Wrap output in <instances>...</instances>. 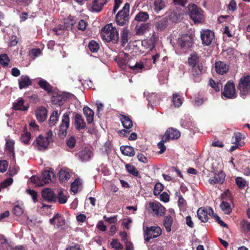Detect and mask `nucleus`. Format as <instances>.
<instances>
[{"label":"nucleus","instance_id":"nucleus-50","mask_svg":"<svg viewBox=\"0 0 250 250\" xmlns=\"http://www.w3.org/2000/svg\"><path fill=\"white\" fill-rule=\"evenodd\" d=\"M235 182L240 188H243L246 185V180L241 177H237L235 178Z\"/></svg>","mask_w":250,"mask_h":250},{"label":"nucleus","instance_id":"nucleus-51","mask_svg":"<svg viewBox=\"0 0 250 250\" xmlns=\"http://www.w3.org/2000/svg\"><path fill=\"white\" fill-rule=\"evenodd\" d=\"M164 189L163 185L160 183H157L155 184L153 190V194L155 195H158L160 194Z\"/></svg>","mask_w":250,"mask_h":250},{"label":"nucleus","instance_id":"nucleus-48","mask_svg":"<svg viewBox=\"0 0 250 250\" xmlns=\"http://www.w3.org/2000/svg\"><path fill=\"white\" fill-rule=\"evenodd\" d=\"M58 199L60 203L65 204L67 201V196L62 190H60L58 194Z\"/></svg>","mask_w":250,"mask_h":250},{"label":"nucleus","instance_id":"nucleus-16","mask_svg":"<svg viewBox=\"0 0 250 250\" xmlns=\"http://www.w3.org/2000/svg\"><path fill=\"white\" fill-rule=\"evenodd\" d=\"M42 195L43 199L48 202L55 200L56 196L54 192L49 188H44L42 190Z\"/></svg>","mask_w":250,"mask_h":250},{"label":"nucleus","instance_id":"nucleus-60","mask_svg":"<svg viewBox=\"0 0 250 250\" xmlns=\"http://www.w3.org/2000/svg\"><path fill=\"white\" fill-rule=\"evenodd\" d=\"M111 245L112 248L118 250H120L123 249L122 245L120 243L119 241L117 239H113L111 243Z\"/></svg>","mask_w":250,"mask_h":250},{"label":"nucleus","instance_id":"nucleus-40","mask_svg":"<svg viewBox=\"0 0 250 250\" xmlns=\"http://www.w3.org/2000/svg\"><path fill=\"white\" fill-rule=\"evenodd\" d=\"M172 102L175 107H179L183 103V99L178 93H174L173 94Z\"/></svg>","mask_w":250,"mask_h":250},{"label":"nucleus","instance_id":"nucleus-24","mask_svg":"<svg viewBox=\"0 0 250 250\" xmlns=\"http://www.w3.org/2000/svg\"><path fill=\"white\" fill-rule=\"evenodd\" d=\"M215 69L217 73L223 75L228 71L229 68L225 62L220 61L215 63Z\"/></svg>","mask_w":250,"mask_h":250},{"label":"nucleus","instance_id":"nucleus-64","mask_svg":"<svg viewBox=\"0 0 250 250\" xmlns=\"http://www.w3.org/2000/svg\"><path fill=\"white\" fill-rule=\"evenodd\" d=\"M160 200L164 202L167 203L169 200V195L166 192H163L160 195Z\"/></svg>","mask_w":250,"mask_h":250},{"label":"nucleus","instance_id":"nucleus-28","mask_svg":"<svg viewBox=\"0 0 250 250\" xmlns=\"http://www.w3.org/2000/svg\"><path fill=\"white\" fill-rule=\"evenodd\" d=\"M168 17L169 20L174 22H178L182 18V14L177 9L170 12Z\"/></svg>","mask_w":250,"mask_h":250},{"label":"nucleus","instance_id":"nucleus-49","mask_svg":"<svg viewBox=\"0 0 250 250\" xmlns=\"http://www.w3.org/2000/svg\"><path fill=\"white\" fill-rule=\"evenodd\" d=\"M167 141H168L164 137H163L162 140L159 143H158V147L159 149H160V150L159 152V154H162L166 150V147L164 145V143Z\"/></svg>","mask_w":250,"mask_h":250},{"label":"nucleus","instance_id":"nucleus-11","mask_svg":"<svg viewBox=\"0 0 250 250\" xmlns=\"http://www.w3.org/2000/svg\"><path fill=\"white\" fill-rule=\"evenodd\" d=\"M193 38L191 35H183L178 39V44L184 49L190 48L193 45Z\"/></svg>","mask_w":250,"mask_h":250},{"label":"nucleus","instance_id":"nucleus-35","mask_svg":"<svg viewBox=\"0 0 250 250\" xmlns=\"http://www.w3.org/2000/svg\"><path fill=\"white\" fill-rule=\"evenodd\" d=\"M173 223L172 218L169 216H166L164 220V226L167 232L171 231V226Z\"/></svg>","mask_w":250,"mask_h":250},{"label":"nucleus","instance_id":"nucleus-38","mask_svg":"<svg viewBox=\"0 0 250 250\" xmlns=\"http://www.w3.org/2000/svg\"><path fill=\"white\" fill-rule=\"evenodd\" d=\"M221 210L226 214H229L231 211V207L230 204L226 201H222L220 205Z\"/></svg>","mask_w":250,"mask_h":250},{"label":"nucleus","instance_id":"nucleus-13","mask_svg":"<svg viewBox=\"0 0 250 250\" xmlns=\"http://www.w3.org/2000/svg\"><path fill=\"white\" fill-rule=\"evenodd\" d=\"M50 224L53 225L56 228L64 229L65 227V220L60 214L57 213L49 220Z\"/></svg>","mask_w":250,"mask_h":250},{"label":"nucleus","instance_id":"nucleus-54","mask_svg":"<svg viewBox=\"0 0 250 250\" xmlns=\"http://www.w3.org/2000/svg\"><path fill=\"white\" fill-rule=\"evenodd\" d=\"M9 59L8 56L5 54H3L0 55V64L7 66L8 64Z\"/></svg>","mask_w":250,"mask_h":250},{"label":"nucleus","instance_id":"nucleus-32","mask_svg":"<svg viewBox=\"0 0 250 250\" xmlns=\"http://www.w3.org/2000/svg\"><path fill=\"white\" fill-rule=\"evenodd\" d=\"M167 25V20L166 18H162L157 21L155 23V28L157 30L162 31Z\"/></svg>","mask_w":250,"mask_h":250},{"label":"nucleus","instance_id":"nucleus-57","mask_svg":"<svg viewBox=\"0 0 250 250\" xmlns=\"http://www.w3.org/2000/svg\"><path fill=\"white\" fill-rule=\"evenodd\" d=\"M209 84L216 91H219L222 87V84L220 83H216L212 80H210Z\"/></svg>","mask_w":250,"mask_h":250},{"label":"nucleus","instance_id":"nucleus-14","mask_svg":"<svg viewBox=\"0 0 250 250\" xmlns=\"http://www.w3.org/2000/svg\"><path fill=\"white\" fill-rule=\"evenodd\" d=\"M50 142L48 139L45 138L43 136L40 135L36 138L35 146L38 150L45 149L48 147Z\"/></svg>","mask_w":250,"mask_h":250},{"label":"nucleus","instance_id":"nucleus-59","mask_svg":"<svg viewBox=\"0 0 250 250\" xmlns=\"http://www.w3.org/2000/svg\"><path fill=\"white\" fill-rule=\"evenodd\" d=\"M146 99L148 102V105L151 104H156L157 97L156 94L154 93H152L150 96H147Z\"/></svg>","mask_w":250,"mask_h":250},{"label":"nucleus","instance_id":"nucleus-41","mask_svg":"<svg viewBox=\"0 0 250 250\" xmlns=\"http://www.w3.org/2000/svg\"><path fill=\"white\" fill-rule=\"evenodd\" d=\"M75 22L74 17L69 16L67 19L65 20L64 21V26L65 29L67 30L72 29V27L75 24Z\"/></svg>","mask_w":250,"mask_h":250},{"label":"nucleus","instance_id":"nucleus-27","mask_svg":"<svg viewBox=\"0 0 250 250\" xmlns=\"http://www.w3.org/2000/svg\"><path fill=\"white\" fill-rule=\"evenodd\" d=\"M154 10L158 13L166 7V2L164 0H155L153 3Z\"/></svg>","mask_w":250,"mask_h":250},{"label":"nucleus","instance_id":"nucleus-46","mask_svg":"<svg viewBox=\"0 0 250 250\" xmlns=\"http://www.w3.org/2000/svg\"><path fill=\"white\" fill-rule=\"evenodd\" d=\"M88 47L91 52L96 53L99 50V44L95 41H91L89 43Z\"/></svg>","mask_w":250,"mask_h":250},{"label":"nucleus","instance_id":"nucleus-62","mask_svg":"<svg viewBox=\"0 0 250 250\" xmlns=\"http://www.w3.org/2000/svg\"><path fill=\"white\" fill-rule=\"evenodd\" d=\"M8 167V163L6 161L1 160L0 161V172H4Z\"/></svg>","mask_w":250,"mask_h":250},{"label":"nucleus","instance_id":"nucleus-15","mask_svg":"<svg viewBox=\"0 0 250 250\" xmlns=\"http://www.w3.org/2000/svg\"><path fill=\"white\" fill-rule=\"evenodd\" d=\"M163 137L168 141L170 139H177L180 137V133L177 129L169 128L167 130Z\"/></svg>","mask_w":250,"mask_h":250},{"label":"nucleus","instance_id":"nucleus-52","mask_svg":"<svg viewBox=\"0 0 250 250\" xmlns=\"http://www.w3.org/2000/svg\"><path fill=\"white\" fill-rule=\"evenodd\" d=\"M23 211L24 209L21 206L17 205L14 206L13 212L16 216H20L23 213Z\"/></svg>","mask_w":250,"mask_h":250},{"label":"nucleus","instance_id":"nucleus-42","mask_svg":"<svg viewBox=\"0 0 250 250\" xmlns=\"http://www.w3.org/2000/svg\"><path fill=\"white\" fill-rule=\"evenodd\" d=\"M15 142L9 137L6 138V148L10 153H13Z\"/></svg>","mask_w":250,"mask_h":250},{"label":"nucleus","instance_id":"nucleus-5","mask_svg":"<svg viewBox=\"0 0 250 250\" xmlns=\"http://www.w3.org/2000/svg\"><path fill=\"white\" fill-rule=\"evenodd\" d=\"M70 118L68 113H64L62 117V123L60 126L58 135L61 138L65 137L67 133V129L69 126Z\"/></svg>","mask_w":250,"mask_h":250},{"label":"nucleus","instance_id":"nucleus-9","mask_svg":"<svg viewBox=\"0 0 250 250\" xmlns=\"http://www.w3.org/2000/svg\"><path fill=\"white\" fill-rule=\"evenodd\" d=\"M200 35L202 43L206 45H209L214 40V33L210 30H202Z\"/></svg>","mask_w":250,"mask_h":250},{"label":"nucleus","instance_id":"nucleus-4","mask_svg":"<svg viewBox=\"0 0 250 250\" xmlns=\"http://www.w3.org/2000/svg\"><path fill=\"white\" fill-rule=\"evenodd\" d=\"M129 5L126 3L122 10L120 11L116 16L117 23L123 26L128 21L129 19Z\"/></svg>","mask_w":250,"mask_h":250},{"label":"nucleus","instance_id":"nucleus-10","mask_svg":"<svg viewBox=\"0 0 250 250\" xmlns=\"http://www.w3.org/2000/svg\"><path fill=\"white\" fill-rule=\"evenodd\" d=\"M149 208L150 212L156 216H162L165 213V208L159 202L150 203Z\"/></svg>","mask_w":250,"mask_h":250},{"label":"nucleus","instance_id":"nucleus-26","mask_svg":"<svg viewBox=\"0 0 250 250\" xmlns=\"http://www.w3.org/2000/svg\"><path fill=\"white\" fill-rule=\"evenodd\" d=\"M83 114L86 119L88 124H91L93 121L94 112L87 106H85L83 108Z\"/></svg>","mask_w":250,"mask_h":250},{"label":"nucleus","instance_id":"nucleus-33","mask_svg":"<svg viewBox=\"0 0 250 250\" xmlns=\"http://www.w3.org/2000/svg\"><path fill=\"white\" fill-rule=\"evenodd\" d=\"M120 120L125 128L129 129L132 127L133 125L132 122L128 116L122 115Z\"/></svg>","mask_w":250,"mask_h":250},{"label":"nucleus","instance_id":"nucleus-39","mask_svg":"<svg viewBox=\"0 0 250 250\" xmlns=\"http://www.w3.org/2000/svg\"><path fill=\"white\" fill-rule=\"evenodd\" d=\"M149 15L146 12H140L135 16V20L137 21H146L149 19Z\"/></svg>","mask_w":250,"mask_h":250},{"label":"nucleus","instance_id":"nucleus-53","mask_svg":"<svg viewBox=\"0 0 250 250\" xmlns=\"http://www.w3.org/2000/svg\"><path fill=\"white\" fill-rule=\"evenodd\" d=\"M128 30L124 28L121 34V40L124 44H125L128 42Z\"/></svg>","mask_w":250,"mask_h":250},{"label":"nucleus","instance_id":"nucleus-7","mask_svg":"<svg viewBox=\"0 0 250 250\" xmlns=\"http://www.w3.org/2000/svg\"><path fill=\"white\" fill-rule=\"evenodd\" d=\"M162 233V230L158 226H152L146 228L145 231V239L146 241H149L150 239L159 236Z\"/></svg>","mask_w":250,"mask_h":250},{"label":"nucleus","instance_id":"nucleus-3","mask_svg":"<svg viewBox=\"0 0 250 250\" xmlns=\"http://www.w3.org/2000/svg\"><path fill=\"white\" fill-rule=\"evenodd\" d=\"M238 88L240 90V96L244 98L250 92V76H243L240 80Z\"/></svg>","mask_w":250,"mask_h":250},{"label":"nucleus","instance_id":"nucleus-12","mask_svg":"<svg viewBox=\"0 0 250 250\" xmlns=\"http://www.w3.org/2000/svg\"><path fill=\"white\" fill-rule=\"evenodd\" d=\"M127 64L129 67L136 73L142 72L145 68L144 63L142 61H136L133 58L129 59Z\"/></svg>","mask_w":250,"mask_h":250},{"label":"nucleus","instance_id":"nucleus-20","mask_svg":"<svg viewBox=\"0 0 250 250\" xmlns=\"http://www.w3.org/2000/svg\"><path fill=\"white\" fill-rule=\"evenodd\" d=\"M47 113L45 108L42 106L38 107L36 111V116L38 121L43 122L46 119Z\"/></svg>","mask_w":250,"mask_h":250},{"label":"nucleus","instance_id":"nucleus-36","mask_svg":"<svg viewBox=\"0 0 250 250\" xmlns=\"http://www.w3.org/2000/svg\"><path fill=\"white\" fill-rule=\"evenodd\" d=\"M82 188V182L80 179H76L71 186V190L74 193H77Z\"/></svg>","mask_w":250,"mask_h":250},{"label":"nucleus","instance_id":"nucleus-58","mask_svg":"<svg viewBox=\"0 0 250 250\" xmlns=\"http://www.w3.org/2000/svg\"><path fill=\"white\" fill-rule=\"evenodd\" d=\"M209 84L216 91H219L222 87V84L220 83H216L212 80H210Z\"/></svg>","mask_w":250,"mask_h":250},{"label":"nucleus","instance_id":"nucleus-34","mask_svg":"<svg viewBox=\"0 0 250 250\" xmlns=\"http://www.w3.org/2000/svg\"><path fill=\"white\" fill-rule=\"evenodd\" d=\"M24 101L21 99L13 104V108L15 110H20L21 111H26L27 110L28 106L23 104Z\"/></svg>","mask_w":250,"mask_h":250},{"label":"nucleus","instance_id":"nucleus-17","mask_svg":"<svg viewBox=\"0 0 250 250\" xmlns=\"http://www.w3.org/2000/svg\"><path fill=\"white\" fill-rule=\"evenodd\" d=\"M225 173L221 171L218 173H215L213 177H210L208 182L212 185L217 183H223L225 180Z\"/></svg>","mask_w":250,"mask_h":250},{"label":"nucleus","instance_id":"nucleus-47","mask_svg":"<svg viewBox=\"0 0 250 250\" xmlns=\"http://www.w3.org/2000/svg\"><path fill=\"white\" fill-rule=\"evenodd\" d=\"M126 169L130 174L135 176H138L139 173L136 168L130 164H126L125 166Z\"/></svg>","mask_w":250,"mask_h":250},{"label":"nucleus","instance_id":"nucleus-21","mask_svg":"<svg viewBox=\"0 0 250 250\" xmlns=\"http://www.w3.org/2000/svg\"><path fill=\"white\" fill-rule=\"evenodd\" d=\"M20 89L28 87L31 85L32 81L27 75H22L18 80Z\"/></svg>","mask_w":250,"mask_h":250},{"label":"nucleus","instance_id":"nucleus-44","mask_svg":"<svg viewBox=\"0 0 250 250\" xmlns=\"http://www.w3.org/2000/svg\"><path fill=\"white\" fill-rule=\"evenodd\" d=\"M31 138V134L29 132L25 131L24 132L21 134V142L23 143L25 145H27L29 143V141Z\"/></svg>","mask_w":250,"mask_h":250},{"label":"nucleus","instance_id":"nucleus-23","mask_svg":"<svg viewBox=\"0 0 250 250\" xmlns=\"http://www.w3.org/2000/svg\"><path fill=\"white\" fill-rule=\"evenodd\" d=\"M59 177L61 182L67 181L70 177V170L65 168H62L59 171Z\"/></svg>","mask_w":250,"mask_h":250},{"label":"nucleus","instance_id":"nucleus-37","mask_svg":"<svg viewBox=\"0 0 250 250\" xmlns=\"http://www.w3.org/2000/svg\"><path fill=\"white\" fill-rule=\"evenodd\" d=\"M60 114L57 110H55L52 113L49 121L50 126H54L57 124Z\"/></svg>","mask_w":250,"mask_h":250},{"label":"nucleus","instance_id":"nucleus-30","mask_svg":"<svg viewBox=\"0 0 250 250\" xmlns=\"http://www.w3.org/2000/svg\"><path fill=\"white\" fill-rule=\"evenodd\" d=\"M53 176V173L50 171H45L42 174V181L40 183V185H43V184L48 183L51 179L52 176ZM39 185V184H38Z\"/></svg>","mask_w":250,"mask_h":250},{"label":"nucleus","instance_id":"nucleus-55","mask_svg":"<svg viewBox=\"0 0 250 250\" xmlns=\"http://www.w3.org/2000/svg\"><path fill=\"white\" fill-rule=\"evenodd\" d=\"M234 137L235 138V140L234 141V143L235 144H243L244 143L243 142H241V139L243 138V135L239 132L235 133L234 134Z\"/></svg>","mask_w":250,"mask_h":250},{"label":"nucleus","instance_id":"nucleus-25","mask_svg":"<svg viewBox=\"0 0 250 250\" xmlns=\"http://www.w3.org/2000/svg\"><path fill=\"white\" fill-rule=\"evenodd\" d=\"M136 29V34L138 35H142L150 30V24L148 23H142L140 25H137Z\"/></svg>","mask_w":250,"mask_h":250},{"label":"nucleus","instance_id":"nucleus-19","mask_svg":"<svg viewBox=\"0 0 250 250\" xmlns=\"http://www.w3.org/2000/svg\"><path fill=\"white\" fill-rule=\"evenodd\" d=\"M106 3V0H93L91 6L92 11L97 12L101 11L104 5Z\"/></svg>","mask_w":250,"mask_h":250},{"label":"nucleus","instance_id":"nucleus-1","mask_svg":"<svg viewBox=\"0 0 250 250\" xmlns=\"http://www.w3.org/2000/svg\"><path fill=\"white\" fill-rule=\"evenodd\" d=\"M101 36L106 42H112L116 43L119 40L118 32L111 23L106 25L102 28Z\"/></svg>","mask_w":250,"mask_h":250},{"label":"nucleus","instance_id":"nucleus-18","mask_svg":"<svg viewBox=\"0 0 250 250\" xmlns=\"http://www.w3.org/2000/svg\"><path fill=\"white\" fill-rule=\"evenodd\" d=\"M78 155L80 159L83 162L89 160L93 155L91 151L87 148L83 149Z\"/></svg>","mask_w":250,"mask_h":250},{"label":"nucleus","instance_id":"nucleus-61","mask_svg":"<svg viewBox=\"0 0 250 250\" xmlns=\"http://www.w3.org/2000/svg\"><path fill=\"white\" fill-rule=\"evenodd\" d=\"M65 26L62 25H59L53 29V31L56 33V35H61L64 33Z\"/></svg>","mask_w":250,"mask_h":250},{"label":"nucleus","instance_id":"nucleus-43","mask_svg":"<svg viewBox=\"0 0 250 250\" xmlns=\"http://www.w3.org/2000/svg\"><path fill=\"white\" fill-rule=\"evenodd\" d=\"M38 84L42 88L47 91L48 92H50L52 90V87L45 80L41 79L39 81Z\"/></svg>","mask_w":250,"mask_h":250},{"label":"nucleus","instance_id":"nucleus-8","mask_svg":"<svg viewBox=\"0 0 250 250\" xmlns=\"http://www.w3.org/2000/svg\"><path fill=\"white\" fill-rule=\"evenodd\" d=\"M222 95L227 99H233L236 97L234 84L230 81L225 85Z\"/></svg>","mask_w":250,"mask_h":250},{"label":"nucleus","instance_id":"nucleus-2","mask_svg":"<svg viewBox=\"0 0 250 250\" xmlns=\"http://www.w3.org/2000/svg\"><path fill=\"white\" fill-rule=\"evenodd\" d=\"M187 11L195 23L201 22L204 19L202 10L193 3L188 4Z\"/></svg>","mask_w":250,"mask_h":250},{"label":"nucleus","instance_id":"nucleus-56","mask_svg":"<svg viewBox=\"0 0 250 250\" xmlns=\"http://www.w3.org/2000/svg\"><path fill=\"white\" fill-rule=\"evenodd\" d=\"M209 84L216 91H219L222 87V84L220 83H216L212 80H210Z\"/></svg>","mask_w":250,"mask_h":250},{"label":"nucleus","instance_id":"nucleus-22","mask_svg":"<svg viewBox=\"0 0 250 250\" xmlns=\"http://www.w3.org/2000/svg\"><path fill=\"white\" fill-rule=\"evenodd\" d=\"M75 125L76 128L78 130L83 129L86 126V123L84 122L83 119L81 115L76 114L75 116Z\"/></svg>","mask_w":250,"mask_h":250},{"label":"nucleus","instance_id":"nucleus-45","mask_svg":"<svg viewBox=\"0 0 250 250\" xmlns=\"http://www.w3.org/2000/svg\"><path fill=\"white\" fill-rule=\"evenodd\" d=\"M242 229L244 232L250 234V222L247 220H243L241 222Z\"/></svg>","mask_w":250,"mask_h":250},{"label":"nucleus","instance_id":"nucleus-63","mask_svg":"<svg viewBox=\"0 0 250 250\" xmlns=\"http://www.w3.org/2000/svg\"><path fill=\"white\" fill-rule=\"evenodd\" d=\"M86 26V22L83 20H81L78 23V28L82 31H84Z\"/></svg>","mask_w":250,"mask_h":250},{"label":"nucleus","instance_id":"nucleus-29","mask_svg":"<svg viewBox=\"0 0 250 250\" xmlns=\"http://www.w3.org/2000/svg\"><path fill=\"white\" fill-rule=\"evenodd\" d=\"M120 150L124 155L129 157L133 156L135 153L133 147L128 146H121Z\"/></svg>","mask_w":250,"mask_h":250},{"label":"nucleus","instance_id":"nucleus-6","mask_svg":"<svg viewBox=\"0 0 250 250\" xmlns=\"http://www.w3.org/2000/svg\"><path fill=\"white\" fill-rule=\"evenodd\" d=\"M188 62L189 65L192 67V72L193 75H198L201 73L202 67L198 64V58L195 53L190 54Z\"/></svg>","mask_w":250,"mask_h":250},{"label":"nucleus","instance_id":"nucleus-31","mask_svg":"<svg viewBox=\"0 0 250 250\" xmlns=\"http://www.w3.org/2000/svg\"><path fill=\"white\" fill-rule=\"evenodd\" d=\"M198 217L203 222H206L208 220L207 212L205 208H201L197 211Z\"/></svg>","mask_w":250,"mask_h":250}]
</instances>
